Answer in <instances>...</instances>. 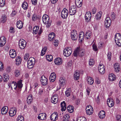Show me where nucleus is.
Wrapping results in <instances>:
<instances>
[{
	"instance_id": "f257e3e1",
	"label": "nucleus",
	"mask_w": 121,
	"mask_h": 121,
	"mask_svg": "<svg viewBox=\"0 0 121 121\" xmlns=\"http://www.w3.org/2000/svg\"><path fill=\"white\" fill-rule=\"evenodd\" d=\"M43 22L45 24H47L46 27L49 28L51 25L52 21L49 20V16L46 14L44 15L42 17Z\"/></svg>"
},
{
	"instance_id": "f03ea898",
	"label": "nucleus",
	"mask_w": 121,
	"mask_h": 121,
	"mask_svg": "<svg viewBox=\"0 0 121 121\" xmlns=\"http://www.w3.org/2000/svg\"><path fill=\"white\" fill-rule=\"evenodd\" d=\"M115 41L117 45L118 46H121V35L119 33H117L115 36Z\"/></svg>"
},
{
	"instance_id": "7ed1b4c3",
	"label": "nucleus",
	"mask_w": 121,
	"mask_h": 121,
	"mask_svg": "<svg viewBox=\"0 0 121 121\" xmlns=\"http://www.w3.org/2000/svg\"><path fill=\"white\" fill-rule=\"evenodd\" d=\"M72 52L71 48H65L64 50L63 54L65 56L67 57L69 56Z\"/></svg>"
},
{
	"instance_id": "20e7f679",
	"label": "nucleus",
	"mask_w": 121,
	"mask_h": 121,
	"mask_svg": "<svg viewBox=\"0 0 121 121\" xmlns=\"http://www.w3.org/2000/svg\"><path fill=\"white\" fill-rule=\"evenodd\" d=\"M68 15V10L65 8H64L62 11L61 14V17L63 18H66Z\"/></svg>"
},
{
	"instance_id": "39448f33",
	"label": "nucleus",
	"mask_w": 121,
	"mask_h": 121,
	"mask_svg": "<svg viewBox=\"0 0 121 121\" xmlns=\"http://www.w3.org/2000/svg\"><path fill=\"white\" fill-rule=\"evenodd\" d=\"M76 8L75 6L73 5L69 8V13L70 15H73L76 13Z\"/></svg>"
},
{
	"instance_id": "423d86ee",
	"label": "nucleus",
	"mask_w": 121,
	"mask_h": 121,
	"mask_svg": "<svg viewBox=\"0 0 121 121\" xmlns=\"http://www.w3.org/2000/svg\"><path fill=\"white\" fill-rule=\"evenodd\" d=\"M86 112L87 114L90 115L92 114L93 112V109L90 105L87 106L86 108Z\"/></svg>"
},
{
	"instance_id": "0eeeda50",
	"label": "nucleus",
	"mask_w": 121,
	"mask_h": 121,
	"mask_svg": "<svg viewBox=\"0 0 121 121\" xmlns=\"http://www.w3.org/2000/svg\"><path fill=\"white\" fill-rule=\"evenodd\" d=\"M26 41L23 39L20 40L19 42V45L20 48L24 49L26 47Z\"/></svg>"
},
{
	"instance_id": "6e6552de",
	"label": "nucleus",
	"mask_w": 121,
	"mask_h": 121,
	"mask_svg": "<svg viewBox=\"0 0 121 121\" xmlns=\"http://www.w3.org/2000/svg\"><path fill=\"white\" fill-rule=\"evenodd\" d=\"M41 82L42 85L43 86L47 85L48 82L47 79L44 75L42 76L41 77Z\"/></svg>"
},
{
	"instance_id": "1a4fd4ad",
	"label": "nucleus",
	"mask_w": 121,
	"mask_h": 121,
	"mask_svg": "<svg viewBox=\"0 0 121 121\" xmlns=\"http://www.w3.org/2000/svg\"><path fill=\"white\" fill-rule=\"evenodd\" d=\"M71 37L73 40H76L78 37V35L76 31L75 30H73L71 33Z\"/></svg>"
},
{
	"instance_id": "9d476101",
	"label": "nucleus",
	"mask_w": 121,
	"mask_h": 121,
	"mask_svg": "<svg viewBox=\"0 0 121 121\" xmlns=\"http://www.w3.org/2000/svg\"><path fill=\"white\" fill-rule=\"evenodd\" d=\"M58 117L57 113V112H55L51 115L50 118L52 121H54L57 120Z\"/></svg>"
},
{
	"instance_id": "9b49d317",
	"label": "nucleus",
	"mask_w": 121,
	"mask_h": 121,
	"mask_svg": "<svg viewBox=\"0 0 121 121\" xmlns=\"http://www.w3.org/2000/svg\"><path fill=\"white\" fill-rule=\"evenodd\" d=\"M111 21L110 18L107 17L105 22V26L107 28H108L110 26L111 24Z\"/></svg>"
},
{
	"instance_id": "f8f14e48",
	"label": "nucleus",
	"mask_w": 121,
	"mask_h": 121,
	"mask_svg": "<svg viewBox=\"0 0 121 121\" xmlns=\"http://www.w3.org/2000/svg\"><path fill=\"white\" fill-rule=\"evenodd\" d=\"M6 42V39L4 36H2L0 38V46L3 47L5 44Z\"/></svg>"
},
{
	"instance_id": "ddd939ff",
	"label": "nucleus",
	"mask_w": 121,
	"mask_h": 121,
	"mask_svg": "<svg viewBox=\"0 0 121 121\" xmlns=\"http://www.w3.org/2000/svg\"><path fill=\"white\" fill-rule=\"evenodd\" d=\"M17 109L15 107L12 108L9 112V115L10 116L13 117L15 115Z\"/></svg>"
},
{
	"instance_id": "4468645a",
	"label": "nucleus",
	"mask_w": 121,
	"mask_h": 121,
	"mask_svg": "<svg viewBox=\"0 0 121 121\" xmlns=\"http://www.w3.org/2000/svg\"><path fill=\"white\" fill-rule=\"evenodd\" d=\"M47 115L45 113H42L39 114L38 117V119L41 120H45L46 119Z\"/></svg>"
},
{
	"instance_id": "2eb2a0df",
	"label": "nucleus",
	"mask_w": 121,
	"mask_h": 121,
	"mask_svg": "<svg viewBox=\"0 0 121 121\" xmlns=\"http://www.w3.org/2000/svg\"><path fill=\"white\" fill-rule=\"evenodd\" d=\"M9 54L10 57L12 58H15L16 56V52L14 49L10 50L9 52Z\"/></svg>"
},
{
	"instance_id": "dca6fc26",
	"label": "nucleus",
	"mask_w": 121,
	"mask_h": 121,
	"mask_svg": "<svg viewBox=\"0 0 121 121\" xmlns=\"http://www.w3.org/2000/svg\"><path fill=\"white\" fill-rule=\"evenodd\" d=\"M107 104L110 107H113L114 104V102L112 98H109L107 100Z\"/></svg>"
},
{
	"instance_id": "f3484780",
	"label": "nucleus",
	"mask_w": 121,
	"mask_h": 121,
	"mask_svg": "<svg viewBox=\"0 0 121 121\" xmlns=\"http://www.w3.org/2000/svg\"><path fill=\"white\" fill-rule=\"evenodd\" d=\"M8 85L9 87H11L12 89L13 88H14L15 90H16L17 87L16 83L15 82L12 81Z\"/></svg>"
},
{
	"instance_id": "a211bd4d",
	"label": "nucleus",
	"mask_w": 121,
	"mask_h": 121,
	"mask_svg": "<svg viewBox=\"0 0 121 121\" xmlns=\"http://www.w3.org/2000/svg\"><path fill=\"white\" fill-rule=\"evenodd\" d=\"M91 16V12H88L86 13L85 17L86 21L88 22L90 20Z\"/></svg>"
},
{
	"instance_id": "6ab92c4d",
	"label": "nucleus",
	"mask_w": 121,
	"mask_h": 121,
	"mask_svg": "<svg viewBox=\"0 0 121 121\" xmlns=\"http://www.w3.org/2000/svg\"><path fill=\"white\" fill-rule=\"evenodd\" d=\"M56 76L55 73H51L49 78L50 81L52 82H54L56 80Z\"/></svg>"
},
{
	"instance_id": "aec40b11",
	"label": "nucleus",
	"mask_w": 121,
	"mask_h": 121,
	"mask_svg": "<svg viewBox=\"0 0 121 121\" xmlns=\"http://www.w3.org/2000/svg\"><path fill=\"white\" fill-rule=\"evenodd\" d=\"M58 98L57 96H53L51 99V102L54 104H55L58 101Z\"/></svg>"
},
{
	"instance_id": "412c9836",
	"label": "nucleus",
	"mask_w": 121,
	"mask_h": 121,
	"mask_svg": "<svg viewBox=\"0 0 121 121\" xmlns=\"http://www.w3.org/2000/svg\"><path fill=\"white\" fill-rule=\"evenodd\" d=\"M80 75L79 71L78 70H76L75 72L74 75V78L75 80H78Z\"/></svg>"
},
{
	"instance_id": "4be33fe9",
	"label": "nucleus",
	"mask_w": 121,
	"mask_h": 121,
	"mask_svg": "<svg viewBox=\"0 0 121 121\" xmlns=\"http://www.w3.org/2000/svg\"><path fill=\"white\" fill-rule=\"evenodd\" d=\"M55 37V34L54 33H50L48 36V39L50 41H54Z\"/></svg>"
},
{
	"instance_id": "5701e85b",
	"label": "nucleus",
	"mask_w": 121,
	"mask_h": 121,
	"mask_svg": "<svg viewBox=\"0 0 121 121\" xmlns=\"http://www.w3.org/2000/svg\"><path fill=\"white\" fill-rule=\"evenodd\" d=\"M115 71L116 72H119L120 70V66L117 63H115L114 65Z\"/></svg>"
},
{
	"instance_id": "b1692460",
	"label": "nucleus",
	"mask_w": 121,
	"mask_h": 121,
	"mask_svg": "<svg viewBox=\"0 0 121 121\" xmlns=\"http://www.w3.org/2000/svg\"><path fill=\"white\" fill-rule=\"evenodd\" d=\"M66 81L65 80V78L64 77L60 78L59 79V85H62L63 86L65 84Z\"/></svg>"
},
{
	"instance_id": "393cba45",
	"label": "nucleus",
	"mask_w": 121,
	"mask_h": 121,
	"mask_svg": "<svg viewBox=\"0 0 121 121\" xmlns=\"http://www.w3.org/2000/svg\"><path fill=\"white\" fill-rule=\"evenodd\" d=\"M84 36V33L82 32H81L79 35V42H81L83 40Z\"/></svg>"
},
{
	"instance_id": "a878e982",
	"label": "nucleus",
	"mask_w": 121,
	"mask_h": 121,
	"mask_svg": "<svg viewBox=\"0 0 121 121\" xmlns=\"http://www.w3.org/2000/svg\"><path fill=\"white\" fill-rule=\"evenodd\" d=\"M54 62L56 65H60L62 63V60L60 58H57L55 59Z\"/></svg>"
},
{
	"instance_id": "bb28decb",
	"label": "nucleus",
	"mask_w": 121,
	"mask_h": 121,
	"mask_svg": "<svg viewBox=\"0 0 121 121\" xmlns=\"http://www.w3.org/2000/svg\"><path fill=\"white\" fill-rule=\"evenodd\" d=\"M16 64L17 65H20L22 62V59L20 56L17 57L15 60Z\"/></svg>"
},
{
	"instance_id": "cd10ccee",
	"label": "nucleus",
	"mask_w": 121,
	"mask_h": 121,
	"mask_svg": "<svg viewBox=\"0 0 121 121\" xmlns=\"http://www.w3.org/2000/svg\"><path fill=\"white\" fill-rule=\"evenodd\" d=\"M82 0H75L76 4L78 7H80L82 6Z\"/></svg>"
},
{
	"instance_id": "c85d7f7f",
	"label": "nucleus",
	"mask_w": 121,
	"mask_h": 121,
	"mask_svg": "<svg viewBox=\"0 0 121 121\" xmlns=\"http://www.w3.org/2000/svg\"><path fill=\"white\" fill-rule=\"evenodd\" d=\"M116 78V76L113 73L110 74H109V79L111 81H112L115 80Z\"/></svg>"
},
{
	"instance_id": "c756f323",
	"label": "nucleus",
	"mask_w": 121,
	"mask_h": 121,
	"mask_svg": "<svg viewBox=\"0 0 121 121\" xmlns=\"http://www.w3.org/2000/svg\"><path fill=\"white\" fill-rule=\"evenodd\" d=\"M9 79V75L4 73L3 74V80L4 82H6Z\"/></svg>"
},
{
	"instance_id": "7c9ffc66",
	"label": "nucleus",
	"mask_w": 121,
	"mask_h": 121,
	"mask_svg": "<svg viewBox=\"0 0 121 121\" xmlns=\"http://www.w3.org/2000/svg\"><path fill=\"white\" fill-rule=\"evenodd\" d=\"M99 116L100 119L104 118L105 116V112L103 111H101L99 113Z\"/></svg>"
},
{
	"instance_id": "2f4dec72",
	"label": "nucleus",
	"mask_w": 121,
	"mask_h": 121,
	"mask_svg": "<svg viewBox=\"0 0 121 121\" xmlns=\"http://www.w3.org/2000/svg\"><path fill=\"white\" fill-rule=\"evenodd\" d=\"M92 33L91 31L88 30L87 31L85 35V38L87 39H89L91 38V36Z\"/></svg>"
},
{
	"instance_id": "473e14b6",
	"label": "nucleus",
	"mask_w": 121,
	"mask_h": 121,
	"mask_svg": "<svg viewBox=\"0 0 121 121\" xmlns=\"http://www.w3.org/2000/svg\"><path fill=\"white\" fill-rule=\"evenodd\" d=\"M61 111H65L66 109V103L65 101H63L61 103Z\"/></svg>"
},
{
	"instance_id": "72a5a7b5",
	"label": "nucleus",
	"mask_w": 121,
	"mask_h": 121,
	"mask_svg": "<svg viewBox=\"0 0 121 121\" xmlns=\"http://www.w3.org/2000/svg\"><path fill=\"white\" fill-rule=\"evenodd\" d=\"M8 108L6 106L3 107L1 109V113L3 115L6 113L8 111Z\"/></svg>"
},
{
	"instance_id": "f704fd0d",
	"label": "nucleus",
	"mask_w": 121,
	"mask_h": 121,
	"mask_svg": "<svg viewBox=\"0 0 121 121\" xmlns=\"http://www.w3.org/2000/svg\"><path fill=\"white\" fill-rule=\"evenodd\" d=\"M17 26L18 28L20 29H21L23 27L22 22L21 21H18L17 23Z\"/></svg>"
},
{
	"instance_id": "c9c22d12",
	"label": "nucleus",
	"mask_w": 121,
	"mask_h": 121,
	"mask_svg": "<svg viewBox=\"0 0 121 121\" xmlns=\"http://www.w3.org/2000/svg\"><path fill=\"white\" fill-rule=\"evenodd\" d=\"M102 15V12H99V13H97L95 17L96 19L97 20H100L101 19Z\"/></svg>"
},
{
	"instance_id": "e433bc0d",
	"label": "nucleus",
	"mask_w": 121,
	"mask_h": 121,
	"mask_svg": "<svg viewBox=\"0 0 121 121\" xmlns=\"http://www.w3.org/2000/svg\"><path fill=\"white\" fill-rule=\"evenodd\" d=\"M87 81L88 84L90 85L92 84L94 82L93 79L90 77H89L88 78H87Z\"/></svg>"
},
{
	"instance_id": "4c0bfd02",
	"label": "nucleus",
	"mask_w": 121,
	"mask_h": 121,
	"mask_svg": "<svg viewBox=\"0 0 121 121\" xmlns=\"http://www.w3.org/2000/svg\"><path fill=\"white\" fill-rule=\"evenodd\" d=\"M32 101V96L31 95H30L28 97L27 99V103L28 104H30Z\"/></svg>"
},
{
	"instance_id": "58836bf2",
	"label": "nucleus",
	"mask_w": 121,
	"mask_h": 121,
	"mask_svg": "<svg viewBox=\"0 0 121 121\" xmlns=\"http://www.w3.org/2000/svg\"><path fill=\"white\" fill-rule=\"evenodd\" d=\"M2 22L4 23L6 22L7 20V17L5 14H3L1 18Z\"/></svg>"
},
{
	"instance_id": "ea45409f",
	"label": "nucleus",
	"mask_w": 121,
	"mask_h": 121,
	"mask_svg": "<svg viewBox=\"0 0 121 121\" xmlns=\"http://www.w3.org/2000/svg\"><path fill=\"white\" fill-rule=\"evenodd\" d=\"M67 109L70 113H71L73 111L74 107L72 106L69 105L67 107Z\"/></svg>"
},
{
	"instance_id": "a19ab883",
	"label": "nucleus",
	"mask_w": 121,
	"mask_h": 121,
	"mask_svg": "<svg viewBox=\"0 0 121 121\" xmlns=\"http://www.w3.org/2000/svg\"><path fill=\"white\" fill-rule=\"evenodd\" d=\"M22 6L24 9L25 10L27 9L28 8L27 3L26 1H24L22 4Z\"/></svg>"
},
{
	"instance_id": "79ce46f5",
	"label": "nucleus",
	"mask_w": 121,
	"mask_h": 121,
	"mask_svg": "<svg viewBox=\"0 0 121 121\" xmlns=\"http://www.w3.org/2000/svg\"><path fill=\"white\" fill-rule=\"evenodd\" d=\"M35 64V62L31 63L27 62V67L29 69H31L32 68Z\"/></svg>"
},
{
	"instance_id": "37998d69",
	"label": "nucleus",
	"mask_w": 121,
	"mask_h": 121,
	"mask_svg": "<svg viewBox=\"0 0 121 121\" xmlns=\"http://www.w3.org/2000/svg\"><path fill=\"white\" fill-rule=\"evenodd\" d=\"M22 80H20L19 81L17 84L16 83L17 87L19 88H21L22 86Z\"/></svg>"
},
{
	"instance_id": "c03bdc74",
	"label": "nucleus",
	"mask_w": 121,
	"mask_h": 121,
	"mask_svg": "<svg viewBox=\"0 0 121 121\" xmlns=\"http://www.w3.org/2000/svg\"><path fill=\"white\" fill-rule=\"evenodd\" d=\"M70 116L67 114H65L63 117V121H68L69 120Z\"/></svg>"
},
{
	"instance_id": "a18cd8bd",
	"label": "nucleus",
	"mask_w": 121,
	"mask_h": 121,
	"mask_svg": "<svg viewBox=\"0 0 121 121\" xmlns=\"http://www.w3.org/2000/svg\"><path fill=\"white\" fill-rule=\"evenodd\" d=\"M78 52V55L80 57H82L84 55V51L83 50H81L79 48V50Z\"/></svg>"
},
{
	"instance_id": "49530a36",
	"label": "nucleus",
	"mask_w": 121,
	"mask_h": 121,
	"mask_svg": "<svg viewBox=\"0 0 121 121\" xmlns=\"http://www.w3.org/2000/svg\"><path fill=\"white\" fill-rule=\"evenodd\" d=\"M79 50V48L78 47L74 51L73 53V56H74L77 57L78 55V52Z\"/></svg>"
},
{
	"instance_id": "de8ad7c7",
	"label": "nucleus",
	"mask_w": 121,
	"mask_h": 121,
	"mask_svg": "<svg viewBox=\"0 0 121 121\" xmlns=\"http://www.w3.org/2000/svg\"><path fill=\"white\" fill-rule=\"evenodd\" d=\"M47 60L49 61H51L53 59L52 56L51 55H48L46 56Z\"/></svg>"
},
{
	"instance_id": "09e8293b",
	"label": "nucleus",
	"mask_w": 121,
	"mask_h": 121,
	"mask_svg": "<svg viewBox=\"0 0 121 121\" xmlns=\"http://www.w3.org/2000/svg\"><path fill=\"white\" fill-rule=\"evenodd\" d=\"M71 88H69L66 91L65 94L67 96L69 97L70 96V94L71 93Z\"/></svg>"
},
{
	"instance_id": "8fccbe9b",
	"label": "nucleus",
	"mask_w": 121,
	"mask_h": 121,
	"mask_svg": "<svg viewBox=\"0 0 121 121\" xmlns=\"http://www.w3.org/2000/svg\"><path fill=\"white\" fill-rule=\"evenodd\" d=\"M39 29V27L38 26L35 27L33 28V31L35 34H37V32H38Z\"/></svg>"
},
{
	"instance_id": "3c124183",
	"label": "nucleus",
	"mask_w": 121,
	"mask_h": 121,
	"mask_svg": "<svg viewBox=\"0 0 121 121\" xmlns=\"http://www.w3.org/2000/svg\"><path fill=\"white\" fill-rule=\"evenodd\" d=\"M17 121H24V117L21 116H18L17 119Z\"/></svg>"
},
{
	"instance_id": "603ef678",
	"label": "nucleus",
	"mask_w": 121,
	"mask_h": 121,
	"mask_svg": "<svg viewBox=\"0 0 121 121\" xmlns=\"http://www.w3.org/2000/svg\"><path fill=\"white\" fill-rule=\"evenodd\" d=\"M14 73L15 76L17 77L20 75V73L19 70L16 69Z\"/></svg>"
},
{
	"instance_id": "864d4df0",
	"label": "nucleus",
	"mask_w": 121,
	"mask_h": 121,
	"mask_svg": "<svg viewBox=\"0 0 121 121\" xmlns=\"http://www.w3.org/2000/svg\"><path fill=\"white\" fill-rule=\"evenodd\" d=\"M5 0H0V6L2 7L5 5Z\"/></svg>"
},
{
	"instance_id": "5fc2aeb1",
	"label": "nucleus",
	"mask_w": 121,
	"mask_h": 121,
	"mask_svg": "<svg viewBox=\"0 0 121 121\" xmlns=\"http://www.w3.org/2000/svg\"><path fill=\"white\" fill-rule=\"evenodd\" d=\"M77 121H86V119L84 117H80L78 119Z\"/></svg>"
},
{
	"instance_id": "6e6d98bb",
	"label": "nucleus",
	"mask_w": 121,
	"mask_h": 121,
	"mask_svg": "<svg viewBox=\"0 0 121 121\" xmlns=\"http://www.w3.org/2000/svg\"><path fill=\"white\" fill-rule=\"evenodd\" d=\"M94 61L93 59H90L89 61V65L90 66H92L94 65Z\"/></svg>"
},
{
	"instance_id": "4d7b16f0",
	"label": "nucleus",
	"mask_w": 121,
	"mask_h": 121,
	"mask_svg": "<svg viewBox=\"0 0 121 121\" xmlns=\"http://www.w3.org/2000/svg\"><path fill=\"white\" fill-rule=\"evenodd\" d=\"M12 70V69L10 66H8L6 69V71L7 73H9Z\"/></svg>"
},
{
	"instance_id": "13d9d810",
	"label": "nucleus",
	"mask_w": 121,
	"mask_h": 121,
	"mask_svg": "<svg viewBox=\"0 0 121 121\" xmlns=\"http://www.w3.org/2000/svg\"><path fill=\"white\" fill-rule=\"evenodd\" d=\"M98 70L99 73H101V74H104L105 72V68H102L99 69H98Z\"/></svg>"
},
{
	"instance_id": "bf43d9fd",
	"label": "nucleus",
	"mask_w": 121,
	"mask_h": 121,
	"mask_svg": "<svg viewBox=\"0 0 121 121\" xmlns=\"http://www.w3.org/2000/svg\"><path fill=\"white\" fill-rule=\"evenodd\" d=\"M111 52H108L107 54L108 58L109 61L111 60Z\"/></svg>"
},
{
	"instance_id": "052dcab7",
	"label": "nucleus",
	"mask_w": 121,
	"mask_h": 121,
	"mask_svg": "<svg viewBox=\"0 0 121 121\" xmlns=\"http://www.w3.org/2000/svg\"><path fill=\"white\" fill-rule=\"evenodd\" d=\"M35 58L32 57H31L30 58L29 60L27 62L33 63L34 62H35Z\"/></svg>"
},
{
	"instance_id": "680f3d73",
	"label": "nucleus",
	"mask_w": 121,
	"mask_h": 121,
	"mask_svg": "<svg viewBox=\"0 0 121 121\" xmlns=\"http://www.w3.org/2000/svg\"><path fill=\"white\" fill-rule=\"evenodd\" d=\"M29 54L28 53H26L24 57V59L26 60H27L29 58Z\"/></svg>"
},
{
	"instance_id": "e2e57ef3",
	"label": "nucleus",
	"mask_w": 121,
	"mask_h": 121,
	"mask_svg": "<svg viewBox=\"0 0 121 121\" xmlns=\"http://www.w3.org/2000/svg\"><path fill=\"white\" fill-rule=\"evenodd\" d=\"M53 44L56 47L57 46L58 44V41L57 40H55H55H54Z\"/></svg>"
},
{
	"instance_id": "0e129e2a",
	"label": "nucleus",
	"mask_w": 121,
	"mask_h": 121,
	"mask_svg": "<svg viewBox=\"0 0 121 121\" xmlns=\"http://www.w3.org/2000/svg\"><path fill=\"white\" fill-rule=\"evenodd\" d=\"M93 49L94 51H96L98 50L97 46L95 44H93L92 45Z\"/></svg>"
},
{
	"instance_id": "69168bd1",
	"label": "nucleus",
	"mask_w": 121,
	"mask_h": 121,
	"mask_svg": "<svg viewBox=\"0 0 121 121\" xmlns=\"http://www.w3.org/2000/svg\"><path fill=\"white\" fill-rule=\"evenodd\" d=\"M115 14L114 12H112L111 13V17L112 19L113 20H114L116 18Z\"/></svg>"
},
{
	"instance_id": "338daca9",
	"label": "nucleus",
	"mask_w": 121,
	"mask_h": 121,
	"mask_svg": "<svg viewBox=\"0 0 121 121\" xmlns=\"http://www.w3.org/2000/svg\"><path fill=\"white\" fill-rule=\"evenodd\" d=\"M3 64L0 61V70L1 71L2 70H3Z\"/></svg>"
},
{
	"instance_id": "774afa93",
	"label": "nucleus",
	"mask_w": 121,
	"mask_h": 121,
	"mask_svg": "<svg viewBox=\"0 0 121 121\" xmlns=\"http://www.w3.org/2000/svg\"><path fill=\"white\" fill-rule=\"evenodd\" d=\"M116 118L118 121H121V116L119 115H117L116 117Z\"/></svg>"
}]
</instances>
